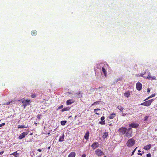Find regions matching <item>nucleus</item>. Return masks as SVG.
Listing matches in <instances>:
<instances>
[{
  "label": "nucleus",
  "instance_id": "obj_55",
  "mask_svg": "<svg viewBox=\"0 0 157 157\" xmlns=\"http://www.w3.org/2000/svg\"><path fill=\"white\" fill-rule=\"evenodd\" d=\"M32 134H33V133H31L30 134V135H32Z\"/></svg>",
  "mask_w": 157,
  "mask_h": 157
},
{
  "label": "nucleus",
  "instance_id": "obj_28",
  "mask_svg": "<svg viewBox=\"0 0 157 157\" xmlns=\"http://www.w3.org/2000/svg\"><path fill=\"white\" fill-rule=\"evenodd\" d=\"M31 97L32 98H34L36 96V94H32L31 95Z\"/></svg>",
  "mask_w": 157,
  "mask_h": 157
},
{
  "label": "nucleus",
  "instance_id": "obj_25",
  "mask_svg": "<svg viewBox=\"0 0 157 157\" xmlns=\"http://www.w3.org/2000/svg\"><path fill=\"white\" fill-rule=\"evenodd\" d=\"M118 109L121 111H122L124 109V108L121 106L120 105L117 106Z\"/></svg>",
  "mask_w": 157,
  "mask_h": 157
},
{
  "label": "nucleus",
  "instance_id": "obj_53",
  "mask_svg": "<svg viewBox=\"0 0 157 157\" xmlns=\"http://www.w3.org/2000/svg\"><path fill=\"white\" fill-rule=\"evenodd\" d=\"M51 148V147L50 146H49V147H48V149H50V148Z\"/></svg>",
  "mask_w": 157,
  "mask_h": 157
},
{
  "label": "nucleus",
  "instance_id": "obj_38",
  "mask_svg": "<svg viewBox=\"0 0 157 157\" xmlns=\"http://www.w3.org/2000/svg\"><path fill=\"white\" fill-rule=\"evenodd\" d=\"M105 119V117L104 116H102L101 117V121H104Z\"/></svg>",
  "mask_w": 157,
  "mask_h": 157
},
{
  "label": "nucleus",
  "instance_id": "obj_40",
  "mask_svg": "<svg viewBox=\"0 0 157 157\" xmlns=\"http://www.w3.org/2000/svg\"><path fill=\"white\" fill-rule=\"evenodd\" d=\"M140 105H141L145 106V102L141 103Z\"/></svg>",
  "mask_w": 157,
  "mask_h": 157
},
{
  "label": "nucleus",
  "instance_id": "obj_30",
  "mask_svg": "<svg viewBox=\"0 0 157 157\" xmlns=\"http://www.w3.org/2000/svg\"><path fill=\"white\" fill-rule=\"evenodd\" d=\"M148 117L147 116L145 117L144 118V121L147 120L148 118Z\"/></svg>",
  "mask_w": 157,
  "mask_h": 157
},
{
  "label": "nucleus",
  "instance_id": "obj_42",
  "mask_svg": "<svg viewBox=\"0 0 157 157\" xmlns=\"http://www.w3.org/2000/svg\"><path fill=\"white\" fill-rule=\"evenodd\" d=\"M131 130H132V128H131V127L130 128H129L128 129L127 131H131Z\"/></svg>",
  "mask_w": 157,
  "mask_h": 157
},
{
  "label": "nucleus",
  "instance_id": "obj_5",
  "mask_svg": "<svg viewBox=\"0 0 157 157\" xmlns=\"http://www.w3.org/2000/svg\"><path fill=\"white\" fill-rule=\"evenodd\" d=\"M127 131V128L125 127H122L120 128L118 131L121 135H124L126 132Z\"/></svg>",
  "mask_w": 157,
  "mask_h": 157
},
{
  "label": "nucleus",
  "instance_id": "obj_4",
  "mask_svg": "<svg viewBox=\"0 0 157 157\" xmlns=\"http://www.w3.org/2000/svg\"><path fill=\"white\" fill-rule=\"evenodd\" d=\"M95 154L98 156H101L104 155L103 152L100 149H97L95 151Z\"/></svg>",
  "mask_w": 157,
  "mask_h": 157
},
{
  "label": "nucleus",
  "instance_id": "obj_54",
  "mask_svg": "<svg viewBox=\"0 0 157 157\" xmlns=\"http://www.w3.org/2000/svg\"><path fill=\"white\" fill-rule=\"evenodd\" d=\"M77 116H75V118H75H75Z\"/></svg>",
  "mask_w": 157,
  "mask_h": 157
},
{
  "label": "nucleus",
  "instance_id": "obj_35",
  "mask_svg": "<svg viewBox=\"0 0 157 157\" xmlns=\"http://www.w3.org/2000/svg\"><path fill=\"white\" fill-rule=\"evenodd\" d=\"M100 109L99 108H97L96 109H94V112H95L97 110H100Z\"/></svg>",
  "mask_w": 157,
  "mask_h": 157
},
{
  "label": "nucleus",
  "instance_id": "obj_44",
  "mask_svg": "<svg viewBox=\"0 0 157 157\" xmlns=\"http://www.w3.org/2000/svg\"><path fill=\"white\" fill-rule=\"evenodd\" d=\"M151 98L150 97V96L148 97V98H147L146 99H145V100H144V101L146 100H148V99H149V98Z\"/></svg>",
  "mask_w": 157,
  "mask_h": 157
},
{
  "label": "nucleus",
  "instance_id": "obj_2",
  "mask_svg": "<svg viewBox=\"0 0 157 157\" xmlns=\"http://www.w3.org/2000/svg\"><path fill=\"white\" fill-rule=\"evenodd\" d=\"M135 143V141L132 138L129 139L127 141L126 145L128 147H132L134 146Z\"/></svg>",
  "mask_w": 157,
  "mask_h": 157
},
{
  "label": "nucleus",
  "instance_id": "obj_56",
  "mask_svg": "<svg viewBox=\"0 0 157 157\" xmlns=\"http://www.w3.org/2000/svg\"><path fill=\"white\" fill-rule=\"evenodd\" d=\"M71 117V116H69V117Z\"/></svg>",
  "mask_w": 157,
  "mask_h": 157
},
{
  "label": "nucleus",
  "instance_id": "obj_45",
  "mask_svg": "<svg viewBox=\"0 0 157 157\" xmlns=\"http://www.w3.org/2000/svg\"><path fill=\"white\" fill-rule=\"evenodd\" d=\"M37 151L39 152H41L42 151V150L40 149H38Z\"/></svg>",
  "mask_w": 157,
  "mask_h": 157
},
{
  "label": "nucleus",
  "instance_id": "obj_37",
  "mask_svg": "<svg viewBox=\"0 0 157 157\" xmlns=\"http://www.w3.org/2000/svg\"><path fill=\"white\" fill-rule=\"evenodd\" d=\"M5 123H2V124H0V127H1L2 126H4L5 125Z\"/></svg>",
  "mask_w": 157,
  "mask_h": 157
},
{
  "label": "nucleus",
  "instance_id": "obj_16",
  "mask_svg": "<svg viewBox=\"0 0 157 157\" xmlns=\"http://www.w3.org/2000/svg\"><path fill=\"white\" fill-rule=\"evenodd\" d=\"M64 140V135L63 134L62 136H60L59 140V142H62Z\"/></svg>",
  "mask_w": 157,
  "mask_h": 157
},
{
  "label": "nucleus",
  "instance_id": "obj_22",
  "mask_svg": "<svg viewBox=\"0 0 157 157\" xmlns=\"http://www.w3.org/2000/svg\"><path fill=\"white\" fill-rule=\"evenodd\" d=\"M108 135V133L107 132H105L103 133V135L102 138L104 139H105L106 138Z\"/></svg>",
  "mask_w": 157,
  "mask_h": 157
},
{
  "label": "nucleus",
  "instance_id": "obj_3",
  "mask_svg": "<svg viewBox=\"0 0 157 157\" xmlns=\"http://www.w3.org/2000/svg\"><path fill=\"white\" fill-rule=\"evenodd\" d=\"M21 101L22 103L24 104L22 106L24 108H25L26 106L30 104V100L28 99L26 100L23 98L21 100Z\"/></svg>",
  "mask_w": 157,
  "mask_h": 157
},
{
  "label": "nucleus",
  "instance_id": "obj_10",
  "mask_svg": "<svg viewBox=\"0 0 157 157\" xmlns=\"http://www.w3.org/2000/svg\"><path fill=\"white\" fill-rule=\"evenodd\" d=\"M153 99H151L145 101V106H150L151 105V103L153 101Z\"/></svg>",
  "mask_w": 157,
  "mask_h": 157
},
{
  "label": "nucleus",
  "instance_id": "obj_47",
  "mask_svg": "<svg viewBox=\"0 0 157 157\" xmlns=\"http://www.w3.org/2000/svg\"><path fill=\"white\" fill-rule=\"evenodd\" d=\"M147 90H147V93H149V92H150V90H149V88H148V89H147Z\"/></svg>",
  "mask_w": 157,
  "mask_h": 157
},
{
  "label": "nucleus",
  "instance_id": "obj_31",
  "mask_svg": "<svg viewBox=\"0 0 157 157\" xmlns=\"http://www.w3.org/2000/svg\"><path fill=\"white\" fill-rule=\"evenodd\" d=\"M137 148V147H136L134 149V150H133V152H132V154H131L132 156V155H133V154L135 151V150H136V149Z\"/></svg>",
  "mask_w": 157,
  "mask_h": 157
},
{
  "label": "nucleus",
  "instance_id": "obj_43",
  "mask_svg": "<svg viewBox=\"0 0 157 157\" xmlns=\"http://www.w3.org/2000/svg\"><path fill=\"white\" fill-rule=\"evenodd\" d=\"M4 152V151H2L1 152H0V155H2Z\"/></svg>",
  "mask_w": 157,
  "mask_h": 157
},
{
  "label": "nucleus",
  "instance_id": "obj_23",
  "mask_svg": "<svg viewBox=\"0 0 157 157\" xmlns=\"http://www.w3.org/2000/svg\"><path fill=\"white\" fill-rule=\"evenodd\" d=\"M27 127L25 125H18L17 128L18 129L24 128Z\"/></svg>",
  "mask_w": 157,
  "mask_h": 157
},
{
  "label": "nucleus",
  "instance_id": "obj_14",
  "mask_svg": "<svg viewBox=\"0 0 157 157\" xmlns=\"http://www.w3.org/2000/svg\"><path fill=\"white\" fill-rule=\"evenodd\" d=\"M116 115V113H112L110 114L109 116V119H113V118Z\"/></svg>",
  "mask_w": 157,
  "mask_h": 157
},
{
  "label": "nucleus",
  "instance_id": "obj_34",
  "mask_svg": "<svg viewBox=\"0 0 157 157\" xmlns=\"http://www.w3.org/2000/svg\"><path fill=\"white\" fill-rule=\"evenodd\" d=\"M147 157H151V155L150 153H148L146 155Z\"/></svg>",
  "mask_w": 157,
  "mask_h": 157
},
{
  "label": "nucleus",
  "instance_id": "obj_33",
  "mask_svg": "<svg viewBox=\"0 0 157 157\" xmlns=\"http://www.w3.org/2000/svg\"><path fill=\"white\" fill-rule=\"evenodd\" d=\"M63 105H60V106H59L58 108V109H61L63 107Z\"/></svg>",
  "mask_w": 157,
  "mask_h": 157
},
{
  "label": "nucleus",
  "instance_id": "obj_26",
  "mask_svg": "<svg viewBox=\"0 0 157 157\" xmlns=\"http://www.w3.org/2000/svg\"><path fill=\"white\" fill-rule=\"evenodd\" d=\"M18 154L17 153V151L15 152L12 153L11 154V155H14L15 157H17V155H18Z\"/></svg>",
  "mask_w": 157,
  "mask_h": 157
},
{
  "label": "nucleus",
  "instance_id": "obj_17",
  "mask_svg": "<svg viewBox=\"0 0 157 157\" xmlns=\"http://www.w3.org/2000/svg\"><path fill=\"white\" fill-rule=\"evenodd\" d=\"M31 33L33 36H35L37 34V32L36 30H33L32 31Z\"/></svg>",
  "mask_w": 157,
  "mask_h": 157
},
{
  "label": "nucleus",
  "instance_id": "obj_49",
  "mask_svg": "<svg viewBox=\"0 0 157 157\" xmlns=\"http://www.w3.org/2000/svg\"><path fill=\"white\" fill-rule=\"evenodd\" d=\"M95 114H96V115H99V114L97 112L95 113Z\"/></svg>",
  "mask_w": 157,
  "mask_h": 157
},
{
  "label": "nucleus",
  "instance_id": "obj_46",
  "mask_svg": "<svg viewBox=\"0 0 157 157\" xmlns=\"http://www.w3.org/2000/svg\"><path fill=\"white\" fill-rule=\"evenodd\" d=\"M138 155H140L141 156H142V153H138Z\"/></svg>",
  "mask_w": 157,
  "mask_h": 157
},
{
  "label": "nucleus",
  "instance_id": "obj_24",
  "mask_svg": "<svg viewBox=\"0 0 157 157\" xmlns=\"http://www.w3.org/2000/svg\"><path fill=\"white\" fill-rule=\"evenodd\" d=\"M102 71L103 72V73L104 75L105 76H106V75H107V72L106 71V70L104 68V67L102 68Z\"/></svg>",
  "mask_w": 157,
  "mask_h": 157
},
{
  "label": "nucleus",
  "instance_id": "obj_15",
  "mask_svg": "<svg viewBox=\"0 0 157 157\" xmlns=\"http://www.w3.org/2000/svg\"><path fill=\"white\" fill-rule=\"evenodd\" d=\"M76 155V154L75 152H72L70 153L68 155V157H75Z\"/></svg>",
  "mask_w": 157,
  "mask_h": 157
},
{
  "label": "nucleus",
  "instance_id": "obj_41",
  "mask_svg": "<svg viewBox=\"0 0 157 157\" xmlns=\"http://www.w3.org/2000/svg\"><path fill=\"white\" fill-rule=\"evenodd\" d=\"M81 157H86V155L85 154H83L82 155Z\"/></svg>",
  "mask_w": 157,
  "mask_h": 157
},
{
  "label": "nucleus",
  "instance_id": "obj_36",
  "mask_svg": "<svg viewBox=\"0 0 157 157\" xmlns=\"http://www.w3.org/2000/svg\"><path fill=\"white\" fill-rule=\"evenodd\" d=\"M40 117L41 115H37V117L39 119H40Z\"/></svg>",
  "mask_w": 157,
  "mask_h": 157
},
{
  "label": "nucleus",
  "instance_id": "obj_11",
  "mask_svg": "<svg viewBox=\"0 0 157 157\" xmlns=\"http://www.w3.org/2000/svg\"><path fill=\"white\" fill-rule=\"evenodd\" d=\"M132 131H127L125 136H126L128 138H130L132 136Z\"/></svg>",
  "mask_w": 157,
  "mask_h": 157
},
{
  "label": "nucleus",
  "instance_id": "obj_1",
  "mask_svg": "<svg viewBox=\"0 0 157 157\" xmlns=\"http://www.w3.org/2000/svg\"><path fill=\"white\" fill-rule=\"evenodd\" d=\"M151 73L148 70H146L145 71L140 75L141 76L143 77L146 78L148 79H155V76H152L150 75Z\"/></svg>",
  "mask_w": 157,
  "mask_h": 157
},
{
  "label": "nucleus",
  "instance_id": "obj_50",
  "mask_svg": "<svg viewBox=\"0 0 157 157\" xmlns=\"http://www.w3.org/2000/svg\"><path fill=\"white\" fill-rule=\"evenodd\" d=\"M95 102H96V103H95V104H98V103L99 101H96Z\"/></svg>",
  "mask_w": 157,
  "mask_h": 157
},
{
  "label": "nucleus",
  "instance_id": "obj_27",
  "mask_svg": "<svg viewBox=\"0 0 157 157\" xmlns=\"http://www.w3.org/2000/svg\"><path fill=\"white\" fill-rule=\"evenodd\" d=\"M66 121H61V124L62 125H64L66 123Z\"/></svg>",
  "mask_w": 157,
  "mask_h": 157
},
{
  "label": "nucleus",
  "instance_id": "obj_39",
  "mask_svg": "<svg viewBox=\"0 0 157 157\" xmlns=\"http://www.w3.org/2000/svg\"><path fill=\"white\" fill-rule=\"evenodd\" d=\"M82 92L81 91H78L77 93L76 94L77 95H79Z\"/></svg>",
  "mask_w": 157,
  "mask_h": 157
},
{
  "label": "nucleus",
  "instance_id": "obj_12",
  "mask_svg": "<svg viewBox=\"0 0 157 157\" xmlns=\"http://www.w3.org/2000/svg\"><path fill=\"white\" fill-rule=\"evenodd\" d=\"M151 145L150 144L145 146L144 147L143 149L146 150H148L150 149Z\"/></svg>",
  "mask_w": 157,
  "mask_h": 157
},
{
  "label": "nucleus",
  "instance_id": "obj_32",
  "mask_svg": "<svg viewBox=\"0 0 157 157\" xmlns=\"http://www.w3.org/2000/svg\"><path fill=\"white\" fill-rule=\"evenodd\" d=\"M155 95V94L154 93V94H152L151 96H150V97L151 98L154 97Z\"/></svg>",
  "mask_w": 157,
  "mask_h": 157
},
{
  "label": "nucleus",
  "instance_id": "obj_20",
  "mask_svg": "<svg viewBox=\"0 0 157 157\" xmlns=\"http://www.w3.org/2000/svg\"><path fill=\"white\" fill-rule=\"evenodd\" d=\"M15 101V100H12L10 101L7 102L5 104H4V105H8L10 104H12V103L14 102Z\"/></svg>",
  "mask_w": 157,
  "mask_h": 157
},
{
  "label": "nucleus",
  "instance_id": "obj_51",
  "mask_svg": "<svg viewBox=\"0 0 157 157\" xmlns=\"http://www.w3.org/2000/svg\"><path fill=\"white\" fill-rule=\"evenodd\" d=\"M138 152L139 153V152H141V151L140 150H139L138 151Z\"/></svg>",
  "mask_w": 157,
  "mask_h": 157
},
{
  "label": "nucleus",
  "instance_id": "obj_8",
  "mask_svg": "<svg viewBox=\"0 0 157 157\" xmlns=\"http://www.w3.org/2000/svg\"><path fill=\"white\" fill-rule=\"evenodd\" d=\"M139 124L138 123H132L129 125V127H131L134 128H136L139 126Z\"/></svg>",
  "mask_w": 157,
  "mask_h": 157
},
{
  "label": "nucleus",
  "instance_id": "obj_29",
  "mask_svg": "<svg viewBox=\"0 0 157 157\" xmlns=\"http://www.w3.org/2000/svg\"><path fill=\"white\" fill-rule=\"evenodd\" d=\"M99 123L101 124H102V125H103V124H105V121H100L99 122Z\"/></svg>",
  "mask_w": 157,
  "mask_h": 157
},
{
  "label": "nucleus",
  "instance_id": "obj_52",
  "mask_svg": "<svg viewBox=\"0 0 157 157\" xmlns=\"http://www.w3.org/2000/svg\"><path fill=\"white\" fill-rule=\"evenodd\" d=\"M37 157H41V155H40L37 156Z\"/></svg>",
  "mask_w": 157,
  "mask_h": 157
},
{
  "label": "nucleus",
  "instance_id": "obj_48",
  "mask_svg": "<svg viewBox=\"0 0 157 157\" xmlns=\"http://www.w3.org/2000/svg\"><path fill=\"white\" fill-rule=\"evenodd\" d=\"M96 103V102H94V103L91 105V106H93Z\"/></svg>",
  "mask_w": 157,
  "mask_h": 157
},
{
  "label": "nucleus",
  "instance_id": "obj_6",
  "mask_svg": "<svg viewBox=\"0 0 157 157\" xmlns=\"http://www.w3.org/2000/svg\"><path fill=\"white\" fill-rule=\"evenodd\" d=\"M99 146L98 143L97 142L94 143L91 145L93 149H95Z\"/></svg>",
  "mask_w": 157,
  "mask_h": 157
},
{
  "label": "nucleus",
  "instance_id": "obj_9",
  "mask_svg": "<svg viewBox=\"0 0 157 157\" xmlns=\"http://www.w3.org/2000/svg\"><path fill=\"white\" fill-rule=\"evenodd\" d=\"M28 134V133L24 132L22 133L20 135V136H19L18 137V138L20 140L22 139L23 138H24L26 136L27 134Z\"/></svg>",
  "mask_w": 157,
  "mask_h": 157
},
{
  "label": "nucleus",
  "instance_id": "obj_13",
  "mask_svg": "<svg viewBox=\"0 0 157 157\" xmlns=\"http://www.w3.org/2000/svg\"><path fill=\"white\" fill-rule=\"evenodd\" d=\"M89 132L88 131L86 132L84 136V138L85 139L87 140L88 139L89 136Z\"/></svg>",
  "mask_w": 157,
  "mask_h": 157
},
{
  "label": "nucleus",
  "instance_id": "obj_7",
  "mask_svg": "<svg viewBox=\"0 0 157 157\" xmlns=\"http://www.w3.org/2000/svg\"><path fill=\"white\" fill-rule=\"evenodd\" d=\"M136 88L137 90L139 91L142 88V85L141 83L138 82L136 84Z\"/></svg>",
  "mask_w": 157,
  "mask_h": 157
},
{
  "label": "nucleus",
  "instance_id": "obj_18",
  "mask_svg": "<svg viewBox=\"0 0 157 157\" xmlns=\"http://www.w3.org/2000/svg\"><path fill=\"white\" fill-rule=\"evenodd\" d=\"M70 108L69 107H67L65 108H64L63 109L61 110V111L62 112H63L65 111H68L69 110Z\"/></svg>",
  "mask_w": 157,
  "mask_h": 157
},
{
  "label": "nucleus",
  "instance_id": "obj_57",
  "mask_svg": "<svg viewBox=\"0 0 157 157\" xmlns=\"http://www.w3.org/2000/svg\"><path fill=\"white\" fill-rule=\"evenodd\" d=\"M35 124H37V123H35Z\"/></svg>",
  "mask_w": 157,
  "mask_h": 157
},
{
  "label": "nucleus",
  "instance_id": "obj_19",
  "mask_svg": "<svg viewBox=\"0 0 157 157\" xmlns=\"http://www.w3.org/2000/svg\"><path fill=\"white\" fill-rule=\"evenodd\" d=\"M73 103V101L72 100H69L66 101V103L67 105H70Z\"/></svg>",
  "mask_w": 157,
  "mask_h": 157
},
{
  "label": "nucleus",
  "instance_id": "obj_21",
  "mask_svg": "<svg viewBox=\"0 0 157 157\" xmlns=\"http://www.w3.org/2000/svg\"><path fill=\"white\" fill-rule=\"evenodd\" d=\"M124 95L126 97H128L130 96V93L129 92H127L125 93Z\"/></svg>",
  "mask_w": 157,
  "mask_h": 157
}]
</instances>
